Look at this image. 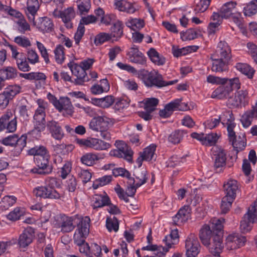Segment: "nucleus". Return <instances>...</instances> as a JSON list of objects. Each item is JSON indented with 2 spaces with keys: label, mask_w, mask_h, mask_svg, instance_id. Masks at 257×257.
Listing matches in <instances>:
<instances>
[{
  "label": "nucleus",
  "mask_w": 257,
  "mask_h": 257,
  "mask_svg": "<svg viewBox=\"0 0 257 257\" xmlns=\"http://www.w3.org/2000/svg\"><path fill=\"white\" fill-rule=\"evenodd\" d=\"M230 58L231 50L229 46L226 42L220 41L215 51L211 56L212 61V70L215 72L225 71Z\"/></svg>",
  "instance_id": "obj_1"
},
{
  "label": "nucleus",
  "mask_w": 257,
  "mask_h": 257,
  "mask_svg": "<svg viewBox=\"0 0 257 257\" xmlns=\"http://www.w3.org/2000/svg\"><path fill=\"white\" fill-rule=\"evenodd\" d=\"M94 62V59H88L82 61L80 65L73 62L68 64V67L71 70L72 74L76 77L74 81L75 84L83 85L84 82L89 81L86 70L91 67Z\"/></svg>",
  "instance_id": "obj_2"
},
{
  "label": "nucleus",
  "mask_w": 257,
  "mask_h": 257,
  "mask_svg": "<svg viewBox=\"0 0 257 257\" xmlns=\"http://www.w3.org/2000/svg\"><path fill=\"white\" fill-rule=\"evenodd\" d=\"M58 185L57 179L55 178H48L46 180L45 186L38 187L34 190L37 197L44 199H59L61 194L55 189Z\"/></svg>",
  "instance_id": "obj_3"
},
{
  "label": "nucleus",
  "mask_w": 257,
  "mask_h": 257,
  "mask_svg": "<svg viewBox=\"0 0 257 257\" xmlns=\"http://www.w3.org/2000/svg\"><path fill=\"white\" fill-rule=\"evenodd\" d=\"M140 75L145 85L150 87L155 86L161 88L174 84L177 82V80L170 81H164L162 75L155 70L148 72L143 69L141 71Z\"/></svg>",
  "instance_id": "obj_4"
},
{
  "label": "nucleus",
  "mask_w": 257,
  "mask_h": 257,
  "mask_svg": "<svg viewBox=\"0 0 257 257\" xmlns=\"http://www.w3.org/2000/svg\"><path fill=\"white\" fill-rule=\"evenodd\" d=\"M230 116L226 122L228 132V137L229 142L231 143L234 149L238 152L243 150L246 146V139L244 136H239L237 138L233 130L236 126L234 122V119L231 116V113H227Z\"/></svg>",
  "instance_id": "obj_5"
},
{
  "label": "nucleus",
  "mask_w": 257,
  "mask_h": 257,
  "mask_svg": "<svg viewBox=\"0 0 257 257\" xmlns=\"http://www.w3.org/2000/svg\"><path fill=\"white\" fill-rule=\"evenodd\" d=\"M240 87V83L238 78L228 79L225 84H221L212 92L211 97L219 99L226 98L233 89H239Z\"/></svg>",
  "instance_id": "obj_6"
},
{
  "label": "nucleus",
  "mask_w": 257,
  "mask_h": 257,
  "mask_svg": "<svg viewBox=\"0 0 257 257\" xmlns=\"http://www.w3.org/2000/svg\"><path fill=\"white\" fill-rule=\"evenodd\" d=\"M90 218L86 216L82 218L78 224V228L74 234V242L80 245L85 242V240L89 232Z\"/></svg>",
  "instance_id": "obj_7"
},
{
  "label": "nucleus",
  "mask_w": 257,
  "mask_h": 257,
  "mask_svg": "<svg viewBox=\"0 0 257 257\" xmlns=\"http://www.w3.org/2000/svg\"><path fill=\"white\" fill-rule=\"evenodd\" d=\"M50 155L49 154L42 156L34 157V160L37 167L31 170L33 173L46 175L52 171V166L49 164Z\"/></svg>",
  "instance_id": "obj_8"
},
{
  "label": "nucleus",
  "mask_w": 257,
  "mask_h": 257,
  "mask_svg": "<svg viewBox=\"0 0 257 257\" xmlns=\"http://www.w3.org/2000/svg\"><path fill=\"white\" fill-rule=\"evenodd\" d=\"M249 97L246 90L236 91L234 96H230L227 100V104L233 108H240L248 104Z\"/></svg>",
  "instance_id": "obj_9"
},
{
  "label": "nucleus",
  "mask_w": 257,
  "mask_h": 257,
  "mask_svg": "<svg viewBox=\"0 0 257 257\" xmlns=\"http://www.w3.org/2000/svg\"><path fill=\"white\" fill-rule=\"evenodd\" d=\"M13 114L11 111H7L0 118V132L7 129L9 133H14L17 130V117L13 118Z\"/></svg>",
  "instance_id": "obj_10"
},
{
  "label": "nucleus",
  "mask_w": 257,
  "mask_h": 257,
  "mask_svg": "<svg viewBox=\"0 0 257 257\" xmlns=\"http://www.w3.org/2000/svg\"><path fill=\"white\" fill-rule=\"evenodd\" d=\"M200 245L197 236L190 234L185 240L186 254L187 257H195L200 251Z\"/></svg>",
  "instance_id": "obj_11"
},
{
  "label": "nucleus",
  "mask_w": 257,
  "mask_h": 257,
  "mask_svg": "<svg viewBox=\"0 0 257 257\" xmlns=\"http://www.w3.org/2000/svg\"><path fill=\"white\" fill-rule=\"evenodd\" d=\"M208 247L209 252L214 257H220V253L224 248L222 235L215 234L209 244L205 245Z\"/></svg>",
  "instance_id": "obj_12"
},
{
  "label": "nucleus",
  "mask_w": 257,
  "mask_h": 257,
  "mask_svg": "<svg viewBox=\"0 0 257 257\" xmlns=\"http://www.w3.org/2000/svg\"><path fill=\"white\" fill-rule=\"evenodd\" d=\"M223 190L224 196L235 199L237 194L239 192V184L236 180L229 179L224 182Z\"/></svg>",
  "instance_id": "obj_13"
},
{
  "label": "nucleus",
  "mask_w": 257,
  "mask_h": 257,
  "mask_svg": "<svg viewBox=\"0 0 257 257\" xmlns=\"http://www.w3.org/2000/svg\"><path fill=\"white\" fill-rule=\"evenodd\" d=\"M246 242L244 236L238 234L229 235L226 239V245L228 249H235L243 246Z\"/></svg>",
  "instance_id": "obj_14"
},
{
  "label": "nucleus",
  "mask_w": 257,
  "mask_h": 257,
  "mask_svg": "<svg viewBox=\"0 0 257 257\" xmlns=\"http://www.w3.org/2000/svg\"><path fill=\"white\" fill-rule=\"evenodd\" d=\"M191 136L192 138L199 141L202 145L210 146L215 145L219 138L216 133L204 135L202 133H193Z\"/></svg>",
  "instance_id": "obj_15"
},
{
  "label": "nucleus",
  "mask_w": 257,
  "mask_h": 257,
  "mask_svg": "<svg viewBox=\"0 0 257 257\" xmlns=\"http://www.w3.org/2000/svg\"><path fill=\"white\" fill-rule=\"evenodd\" d=\"M191 209L190 206L185 205L181 207L178 213L173 217V223L175 225H181L190 217Z\"/></svg>",
  "instance_id": "obj_16"
},
{
  "label": "nucleus",
  "mask_w": 257,
  "mask_h": 257,
  "mask_svg": "<svg viewBox=\"0 0 257 257\" xmlns=\"http://www.w3.org/2000/svg\"><path fill=\"white\" fill-rule=\"evenodd\" d=\"M127 55L128 59L132 63L144 65L146 63V58L144 55L139 51L138 48L134 45L130 48Z\"/></svg>",
  "instance_id": "obj_17"
},
{
  "label": "nucleus",
  "mask_w": 257,
  "mask_h": 257,
  "mask_svg": "<svg viewBox=\"0 0 257 257\" xmlns=\"http://www.w3.org/2000/svg\"><path fill=\"white\" fill-rule=\"evenodd\" d=\"M34 237V231L32 228L27 227L20 235L18 244L20 247L25 248L31 244Z\"/></svg>",
  "instance_id": "obj_18"
},
{
  "label": "nucleus",
  "mask_w": 257,
  "mask_h": 257,
  "mask_svg": "<svg viewBox=\"0 0 257 257\" xmlns=\"http://www.w3.org/2000/svg\"><path fill=\"white\" fill-rule=\"evenodd\" d=\"M214 154V167L217 170L222 168L226 164V153L224 150L217 147H214L212 150Z\"/></svg>",
  "instance_id": "obj_19"
},
{
  "label": "nucleus",
  "mask_w": 257,
  "mask_h": 257,
  "mask_svg": "<svg viewBox=\"0 0 257 257\" xmlns=\"http://www.w3.org/2000/svg\"><path fill=\"white\" fill-rule=\"evenodd\" d=\"M45 116V111L36 109L34 115L35 125L34 132H41L45 130L46 126Z\"/></svg>",
  "instance_id": "obj_20"
},
{
  "label": "nucleus",
  "mask_w": 257,
  "mask_h": 257,
  "mask_svg": "<svg viewBox=\"0 0 257 257\" xmlns=\"http://www.w3.org/2000/svg\"><path fill=\"white\" fill-rule=\"evenodd\" d=\"M32 22L37 28L43 33L51 32L53 29L54 25L52 20L46 17L39 18L37 21H35L34 19V22Z\"/></svg>",
  "instance_id": "obj_21"
},
{
  "label": "nucleus",
  "mask_w": 257,
  "mask_h": 257,
  "mask_svg": "<svg viewBox=\"0 0 257 257\" xmlns=\"http://www.w3.org/2000/svg\"><path fill=\"white\" fill-rule=\"evenodd\" d=\"M46 126L52 137L55 140H61L64 137L63 131L58 122L55 120L48 121Z\"/></svg>",
  "instance_id": "obj_22"
},
{
  "label": "nucleus",
  "mask_w": 257,
  "mask_h": 257,
  "mask_svg": "<svg viewBox=\"0 0 257 257\" xmlns=\"http://www.w3.org/2000/svg\"><path fill=\"white\" fill-rule=\"evenodd\" d=\"M253 118H257V99L255 105L252 106L251 109L244 112L240 118V121L244 127H249Z\"/></svg>",
  "instance_id": "obj_23"
},
{
  "label": "nucleus",
  "mask_w": 257,
  "mask_h": 257,
  "mask_svg": "<svg viewBox=\"0 0 257 257\" xmlns=\"http://www.w3.org/2000/svg\"><path fill=\"white\" fill-rule=\"evenodd\" d=\"M215 234H219L213 231L207 224L204 225L200 230L199 238L204 245L209 244V241L212 240V238Z\"/></svg>",
  "instance_id": "obj_24"
},
{
  "label": "nucleus",
  "mask_w": 257,
  "mask_h": 257,
  "mask_svg": "<svg viewBox=\"0 0 257 257\" xmlns=\"http://www.w3.org/2000/svg\"><path fill=\"white\" fill-rule=\"evenodd\" d=\"M104 158V154L87 153L81 157L80 161L84 165L88 166H92L96 163V161L103 159Z\"/></svg>",
  "instance_id": "obj_25"
},
{
  "label": "nucleus",
  "mask_w": 257,
  "mask_h": 257,
  "mask_svg": "<svg viewBox=\"0 0 257 257\" xmlns=\"http://www.w3.org/2000/svg\"><path fill=\"white\" fill-rule=\"evenodd\" d=\"M236 4V2L232 1L224 4L220 9L221 17L225 19L229 18L237 13Z\"/></svg>",
  "instance_id": "obj_26"
},
{
  "label": "nucleus",
  "mask_w": 257,
  "mask_h": 257,
  "mask_svg": "<svg viewBox=\"0 0 257 257\" xmlns=\"http://www.w3.org/2000/svg\"><path fill=\"white\" fill-rule=\"evenodd\" d=\"M56 108L59 112L64 110L67 114L70 115H71L74 112L70 99L67 97L60 98L57 102Z\"/></svg>",
  "instance_id": "obj_27"
},
{
  "label": "nucleus",
  "mask_w": 257,
  "mask_h": 257,
  "mask_svg": "<svg viewBox=\"0 0 257 257\" xmlns=\"http://www.w3.org/2000/svg\"><path fill=\"white\" fill-rule=\"evenodd\" d=\"M39 8L40 5L38 0H27L26 14L30 22H34L35 16Z\"/></svg>",
  "instance_id": "obj_28"
},
{
  "label": "nucleus",
  "mask_w": 257,
  "mask_h": 257,
  "mask_svg": "<svg viewBox=\"0 0 257 257\" xmlns=\"http://www.w3.org/2000/svg\"><path fill=\"white\" fill-rule=\"evenodd\" d=\"M115 145L116 146L119 151L123 156V158L128 162H132L133 152L131 149L126 144L121 141H116Z\"/></svg>",
  "instance_id": "obj_29"
},
{
  "label": "nucleus",
  "mask_w": 257,
  "mask_h": 257,
  "mask_svg": "<svg viewBox=\"0 0 257 257\" xmlns=\"http://www.w3.org/2000/svg\"><path fill=\"white\" fill-rule=\"evenodd\" d=\"M61 222L59 224L61 231L69 232L74 229L75 228L74 222L75 219L73 217L64 216L61 218Z\"/></svg>",
  "instance_id": "obj_30"
},
{
  "label": "nucleus",
  "mask_w": 257,
  "mask_h": 257,
  "mask_svg": "<svg viewBox=\"0 0 257 257\" xmlns=\"http://www.w3.org/2000/svg\"><path fill=\"white\" fill-rule=\"evenodd\" d=\"M109 84L106 79H102L100 81V84H95L90 88L91 92L95 95L100 94L107 92L109 90Z\"/></svg>",
  "instance_id": "obj_31"
},
{
  "label": "nucleus",
  "mask_w": 257,
  "mask_h": 257,
  "mask_svg": "<svg viewBox=\"0 0 257 257\" xmlns=\"http://www.w3.org/2000/svg\"><path fill=\"white\" fill-rule=\"evenodd\" d=\"M255 219L253 216L246 213L240 221V229L243 233L248 232L251 229L252 224L255 222Z\"/></svg>",
  "instance_id": "obj_32"
},
{
  "label": "nucleus",
  "mask_w": 257,
  "mask_h": 257,
  "mask_svg": "<svg viewBox=\"0 0 257 257\" xmlns=\"http://www.w3.org/2000/svg\"><path fill=\"white\" fill-rule=\"evenodd\" d=\"M147 54L151 61L155 65L162 66L166 62L165 58L160 55L154 48H151L148 51Z\"/></svg>",
  "instance_id": "obj_33"
},
{
  "label": "nucleus",
  "mask_w": 257,
  "mask_h": 257,
  "mask_svg": "<svg viewBox=\"0 0 257 257\" xmlns=\"http://www.w3.org/2000/svg\"><path fill=\"white\" fill-rule=\"evenodd\" d=\"M181 99H176L167 104L166 106L170 109L173 113L174 111H185L189 109L187 103L182 102Z\"/></svg>",
  "instance_id": "obj_34"
},
{
  "label": "nucleus",
  "mask_w": 257,
  "mask_h": 257,
  "mask_svg": "<svg viewBox=\"0 0 257 257\" xmlns=\"http://www.w3.org/2000/svg\"><path fill=\"white\" fill-rule=\"evenodd\" d=\"M75 13L72 8H68L62 11V20L68 28H72L71 20L74 18Z\"/></svg>",
  "instance_id": "obj_35"
},
{
  "label": "nucleus",
  "mask_w": 257,
  "mask_h": 257,
  "mask_svg": "<svg viewBox=\"0 0 257 257\" xmlns=\"http://www.w3.org/2000/svg\"><path fill=\"white\" fill-rule=\"evenodd\" d=\"M18 71L16 68L12 66L4 67L0 69V76L5 80L15 79L17 77Z\"/></svg>",
  "instance_id": "obj_36"
},
{
  "label": "nucleus",
  "mask_w": 257,
  "mask_h": 257,
  "mask_svg": "<svg viewBox=\"0 0 257 257\" xmlns=\"http://www.w3.org/2000/svg\"><path fill=\"white\" fill-rule=\"evenodd\" d=\"M235 68L241 73L247 76L249 79L252 78L255 73L254 69L247 63H237Z\"/></svg>",
  "instance_id": "obj_37"
},
{
  "label": "nucleus",
  "mask_w": 257,
  "mask_h": 257,
  "mask_svg": "<svg viewBox=\"0 0 257 257\" xmlns=\"http://www.w3.org/2000/svg\"><path fill=\"white\" fill-rule=\"evenodd\" d=\"M224 222V218H213L210 220L209 222L208 223V224H207V225L208 226H209V227L213 231L221 234V235H222L221 231L223 229V223Z\"/></svg>",
  "instance_id": "obj_38"
},
{
  "label": "nucleus",
  "mask_w": 257,
  "mask_h": 257,
  "mask_svg": "<svg viewBox=\"0 0 257 257\" xmlns=\"http://www.w3.org/2000/svg\"><path fill=\"white\" fill-rule=\"evenodd\" d=\"M92 100L95 105L101 107L107 108L114 103V98L111 95H107L101 98H94Z\"/></svg>",
  "instance_id": "obj_39"
},
{
  "label": "nucleus",
  "mask_w": 257,
  "mask_h": 257,
  "mask_svg": "<svg viewBox=\"0 0 257 257\" xmlns=\"http://www.w3.org/2000/svg\"><path fill=\"white\" fill-rule=\"evenodd\" d=\"M112 38H115V41L120 38L123 34L122 23L120 21H116L114 23L113 26L111 28V33Z\"/></svg>",
  "instance_id": "obj_40"
},
{
  "label": "nucleus",
  "mask_w": 257,
  "mask_h": 257,
  "mask_svg": "<svg viewBox=\"0 0 257 257\" xmlns=\"http://www.w3.org/2000/svg\"><path fill=\"white\" fill-rule=\"evenodd\" d=\"M156 146L154 145H151L146 148L143 152H141V157L144 158L145 161H150L156 159L155 151Z\"/></svg>",
  "instance_id": "obj_41"
},
{
  "label": "nucleus",
  "mask_w": 257,
  "mask_h": 257,
  "mask_svg": "<svg viewBox=\"0 0 257 257\" xmlns=\"http://www.w3.org/2000/svg\"><path fill=\"white\" fill-rule=\"evenodd\" d=\"M17 198L14 196H5L0 201V209L2 211L8 209L16 202Z\"/></svg>",
  "instance_id": "obj_42"
},
{
  "label": "nucleus",
  "mask_w": 257,
  "mask_h": 257,
  "mask_svg": "<svg viewBox=\"0 0 257 257\" xmlns=\"http://www.w3.org/2000/svg\"><path fill=\"white\" fill-rule=\"evenodd\" d=\"M187 133V131L185 130H176L172 133L169 136L168 138L169 141L174 144H178Z\"/></svg>",
  "instance_id": "obj_43"
},
{
  "label": "nucleus",
  "mask_w": 257,
  "mask_h": 257,
  "mask_svg": "<svg viewBox=\"0 0 257 257\" xmlns=\"http://www.w3.org/2000/svg\"><path fill=\"white\" fill-rule=\"evenodd\" d=\"M147 172L145 170H139L136 172V178L134 179L136 187H139L144 184L148 180Z\"/></svg>",
  "instance_id": "obj_44"
},
{
  "label": "nucleus",
  "mask_w": 257,
  "mask_h": 257,
  "mask_svg": "<svg viewBox=\"0 0 257 257\" xmlns=\"http://www.w3.org/2000/svg\"><path fill=\"white\" fill-rule=\"evenodd\" d=\"M20 76L30 80L45 81L46 79L45 74L42 72H31L29 73H20Z\"/></svg>",
  "instance_id": "obj_45"
},
{
  "label": "nucleus",
  "mask_w": 257,
  "mask_h": 257,
  "mask_svg": "<svg viewBox=\"0 0 257 257\" xmlns=\"http://www.w3.org/2000/svg\"><path fill=\"white\" fill-rule=\"evenodd\" d=\"M93 208L101 207L105 205H108L109 203V199L108 196L95 195L93 197Z\"/></svg>",
  "instance_id": "obj_46"
},
{
  "label": "nucleus",
  "mask_w": 257,
  "mask_h": 257,
  "mask_svg": "<svg viewBox=\"0 0 257 257\" xmlns=\"http://www.w3.org/2000/svg\"><path fill=\"white\" fill-rule=\"evenodd\" d=\"M77 7L80 15H86L91 8L90 0H76Z\"/></svg>",
  "instance_id": "obj_47"
},
{
  "label": "nucleus",
  "mask_w": 257,
  "mask_h": 257,
  "mask_svg": "<svg viewBox=\"0 0 257 257\" xmlns=\"http://www.w3.org/2000/svg\"><path fill=\"white\" fill-rule=\"evenodd\" d=\"M113 175L115 176H121L126 177L129 181V183L132 185L134 184V178L131 177V174L128 171L122 168H115L113 170Z\"/></svg>",
  "instance_id": "obj_48"
},
{
  "label": "nucleus",
  "mask_w": 257,
  "mask_h": 257,
  "mask_svg": "<svg viewBox=\"0 0 257 257\" xmlns=\"http://www.w3.org/2000/svg\"><path fill=\"white\" fill-rule=\"evenodd\" d=\"M76 142L81 147L89 148L95 150L96 138H88L87 139H77Z\"/></svg>",
  "instance_id": "obj_49"
},
{
  "label": "nucleus",
  "mask_w": 257,
  "mask_h": 257,
  "mask_svg": "<svg viewBox=\"0 0 257 257\" xmlns=\"http://www.w3.org/2000/svg\"><path fill=\"white\" fill-rule=\"evenodd\" d=\"M234 200V199L226 196H224L222 198L220 206L222 213L225 214L228 212Z\"/></svg>",
  "instance_id": "obj_50"
},
{
  "label": "nucleus",
  "mask_w": 257,
  "mask_h": 257,
  "mask_svg": "<svg viewBox=\"0 0 257 257\" xmlns=\"http://www.w3.org/2000/svg\"><path fill=\"white\" fill-rule=\"evenodd\" d=\"M111 38V35L109 33H100L95 37L94 43L96 46L101 45L105 42L108 41Z\"/></svg>",
  "instance_id": "obj_51"
},
{
  "label": "nucleus",
  "mask_w": 257,
  "mask_h": 257,
  "mask_svg": "<svg viewBox=\"0 0 257 257\" xmlns=\"http://www.w3.org/2000/svg\"><path fill=\"white\" fill-rule=\"evenodd\" d=\"M144 108L147 111L153 112L158 104L159 100L156 98H147L145 100Z\"/></svg>",
  "instance_id": "obj_52"
},
{
  "label": "nucleus",
  "mask_w": 257,
  "mask_h": 257,
  "mask_svg": "<svg viewBox=\"0 0 257 257\" xmlns=\"http://www.w3.org/2000/svg\"><path fill=\"white\" fill-rule=\"evenodd\" d=\"M64 51V48L61 45L57 46L54 50L55 60L57 63L62 64L64 62L65 59Z\"/></svg>",
  "instance_id": "obj_53"
},
{
  "label": "nucleus",
  "mask_w": 257,
  "mask_h": 257,
  "mask_svg": "<svg viewBox=\"0 0 257 257\" xmlns=\"http://www.w3.org/2000/svg\"><path fill=\"white\" fill-rule=\"evenodd\" d=\"M111 176H104L99 178L94 181L92 187L94 189H97L100 186H103L109 183L111 181Z\"/></svg>",
  "instance_id": "obj_54"
},
{
  "label": "nucleus",
  "mask_w": 257,
  "mask_h": 257,
  "mask_svg": "<svg viewBox=\"0 0 257 257\" xmlns=\"http://www.w3.org/2000/svg\"><path fill=\"white\" fill-rule=\"evenodd\" d=\"M257 12V0L250 2L244 8V14L245 16H251Z\"/></svg>",
  "instance_id": "obj_55"
},
{
  "label": "nucleus",
  "mask_w": 257,
  "mask_h": 257,
  "mask_svg": "<svg viewBox=\"0 0 257 257\" xmlns=\"http://www.w3.org/2000/svg\"><path fill=\"white\" fill-rule=\"evenodd\" d=\"M198 35L199 33L197 30L190 29L185 33H181V38L183 41L191 40L196 38Z\"/></svg>",
  "instance_id": "obj_56"
},
{
  "label": "nucleus",
  "mask_w": 257,
  "mask_h": 257,
  "mask_svg": "<svg viewBox=\"0 0 257 257\" xmlns=\"http://www.w3.org/2000/svg\"><path fill=\"white\" fill-rule=\"evenodd\" d=\"M16 24L18 25V30L22 34H25L26 31L30 30V26L22 16L19 18Z\"/></svg>",
  "instance_id": "obj_57"
},
{
  "label": "nucleus",
  "mask_w": 257,
  "mask_h": 257,
  "mask_svg": "<svg viewBox=\"0 0 257 257\" xmlns=\"http://www.w3.org/2000/svg\"><path fill=\"white\" fill-rule=\"evenodd\" d=\"M126 25L132 30L136 31L137 29L142 28L144 26V23L142 20L132 19L126 23Z\"/></svg>",
  "instance_id": "obj_58"
},
{
  "label": "nucleus",
  "mask_w": 257,
  "mask_h": 257,
  "mask_svg": "<svg viewBox=\"0 0 257 257\" xmlns=\"http://www.w3.org/2000/svg\"><path fill=\"white\" fill-rule=\"evenodd\" d=\"M106 226L109 231L113 230L116 232L118 230L119 224L117 219L115 217L112 218H107L106 221Z\"/></svg>",
  "instance_id": "obj_59"
},
{
  "label": "nucleus",
  "mask_w": 257,
  "mask_h": 257,
  "mask_svg": "<svg viewBox=\"0 0 257 257\" xmlns=\"http://www.w3.org/2000/svg\"><path fill=\"white\" fill-rule=\"evenodd\" d=\"M20 90L21 87L15 85L9 86L4 92L12 100L16 95L20 93Z\"/></svg>",
  "instance_id": "obj_60"
},
{
  "label": "nucleus",
  "mask_w": 257,
  "mask_h": 257,
  "mask_svg": "<svg viewBox=\"0 0 257 257\" xmlns=\"http://www.w3.org/2000/svg\"><path fill=\"white\" fill-rule=\"evenodd\" d=\"M16 61L17 66L20 70L24 72H27L30 70V67L29 66L25 57L21 56L19 58L17 59Z\"/></svg>",
  "instance_id": "obj_61"
},
{
  "label": "nucleus",
  "mask_w": 257,
  "mask_h": 257,
  "mask_svg": "<svg viewBox=\"0 0 257 257\" xmlns=\"http://www.w3.org/2000/svg\"><path fill=\"white\" fill-rule=\"evenodd\" d=\"M14 41L19 46L27 48L31 46V43L29 38L24 36H17L14 38Z\"/></svg>",
  "instance_id": "obj_62"
},
{
  "label": "nucleus",
  "mask_w": 257,
  "mask_h": 257,
  "mask_svg": "<svg viewBox=\"0 0 257 257\" xmlns=\"http://www.w3.org/2000/svg\"><path fill=\"white\" fill-rule=\"evenodd\" d=\"M18 141V135L13 134L4 138L1 141V143L5 146L15 147Z\"/></svg>",
  "instance_id": "obj_63"
},
{
  "label": "nucleus",
  "mask_w": 257,
  "mask_h": 257,
  "mask_svg": "<svg viewBox=\"0 0 257 257\" xmlns=\"http://www.w3.org/2000/svg\"><path fill=\"white\" fill-rule=\"evenodd\" d=\"M207 81L209 83L213 84H224L228 81V78H221L209 75L207 77Z\"/></svg>",
  "instance_id": "obj_64"
}]
</instances>
